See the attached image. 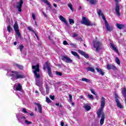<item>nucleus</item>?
Returning <instances> with one entry per match:
<instances>
[{"label": "nucleus", "mask_w": 126, "mask_h": 126, "mask_svg": "<svg viewBox=\"0 0 126 126\" xmlns=\"http://www.w3.org/2000/svg\"><path fill=\"white\" fill-rule=\"evenodd\" d=\"M106 104V99L104 98L103 96L101 97V101L100 103L101 108H99L98 110L96 112L97 115V118L100 119L101 118L100 120V126H103L104 124V121H105V114L103 112V109L105 107V104Z\"/></svg>", "instance_id": "f257e3e1"}, {"label": "nucleus", "mask_w": 126, "mask_h": 126, "mask_svg": "<svg viewBox=\"0 0 126 126\" xmlns=\"http://www.w3.org/2000/svg\"><path fill=\"white\" fill-rule=\"evenodd\" d=\"M39 67H40L39 64L32 66V69H34L33 72L36 78H40V69H39Z\"/></svg>", "instance_id": "f03ea898"}, {"label": "nucleus", "mask_w": 126, "mask_h": 126, "mask_svg": "<svg viewBox=\"0 0 126 126\" xmlns=\"http://www.w3.org/2000/svg\"><path fill=\"white\" fill-rule=\"evenodd\" d=\"M81 24H84V25H86V26H92L94 25V24L91 23L90 22V21L87 18H86V17H83L82 19V21H81Z\"/></svg>", "instance_id": "7ed1b4c3"}, {"label": "nucleus", "mask_w": 126, "mask_h": 126, "mask_svg": "<svg viewBox=\"0 0 126 126\" xmlns=\"http://www.w3.org/2000/svg\"><path fill=\"white\" fill-rule=\"evenodd\" d=\"M93 46L94 48L95 49L96 52H99L101 50V46L102 43L98 41H94L93 42Z\"/></svg>", "instance_id": "20e7f679"}, {"label": "nucleus", "mask_w": 126, "mask_h": 126, "mask_svg": "<svg viewBox=\"0 0 126 126\" xmlns=\"http://www.w3.org/2000/svg\"><path fill=\"white\" fill-rule=\"evenodd\" d=\"M12 73H13V74L10 75V76H15L16 79H19L20 78H24L25 77V76L22 74H19L18 72L15 71H11Z\"/></svg>", "instance_id": "39448f33"}, {"label": "nucleus", "mask_w": 126, "mask_h": 126, "mask_svg": "<svg viewBox=\"0 0 126 126\" xmlns=\"http://www.w3.org/2000/svg\"><path fill=\"white\" fill-rule=\"evenodd\" d=\"M14 30L16 32V35L18 36L20 38L21 37V33H20V32H19V27H18V24L17 22H15V24L13 26Z\"/></svg>", "instance_id": "423d86ee"}, {"label": "nucleus", "mask_w": 126, "mask_h": 126, "mask_svg": "<svg viewBox=\"0 0 126 126\" xmlns=\"http://www.w3.org/2000/svg\"><path fill=\"white\" fill-rule=\"evenodd\" d=\"M116 3L115 11L118 16H121L120 13V4H119V0H114Z\"/></svg>", "instance_id": "0eeeda50"}, {"label": "nucleus", "mask_w": 126, "mask_h": 126, "mask_svg": "<svg viewBox=\"0 0 126 126\" xmlns=\"http://www.w3.org/2000/svg\"><path fill=\"white\" fill-rule=\"evenodd\" d=\"M115 100L116 102L117 107H118V108H120V109H122L123 107L122 105V103H121L120 100H119V95H118V94H115Z\"/></svg>", "instance_id": "6e6552de"}, {"label": "nucleus", "mask_w": 126, "mask_h": 126, "mask_svg": "<svg viewBox=\"0 0 126 126\" xmlns=\"http://www.w3.org/2000/svg\"><path fill=\"white\" fill-rule=\"evenodd\" d=\"M61 60L63 61V62H65V63H72V60H71V59H70V58H68L67 56H63Z\"/></svg>", "instance_id": "1a4fd4ad"}, {"label": "nucleus", "mask_w": 126, "mask_h": 126, "mask_svg": "<svg viewBox=\"0 0 126 126\" xmlns=\"http://www.w3.org/2000/svg\"><path fill=\"white\" fill-rule=\"evenodd\" d=\"M17 5V8L18 9V11L19 12H21V7H22V4H23V0H20V1L18 2Z\"/></svg>", "instance_id": "9d476101"}, {"label": "nucleus", "mask_w": 126, "mask_h": 126, "mask_svg": "<svg viewBox=\"0 0 126 126\" xmlns=\"http://www.w3.org/2000/svg\"><path fill=\"white\" fill-rule=\"evenodd\" d=\"M105 26L107 31L111 32V31L113 30V27L112 26L109 25V23H108V21H105Z\"/></svg>", "instance_id": "9b49d317"}, {"label": "nucleus", "mask_w": 126, "mask_h": 126, "mask_svg": "<svg viewBox=\"0 0 126 126\" xmlns=\"http://www.w3.org/2000/svg\"><path fill=\"white\" fill-rule=\"evenodd\" d=\"M78 53H79V54L82 55V56H84V57L86 58V59H89V56L88 55V54L85 53L84 51L81 50H78Z\"/></svg>", "instance_id": "f8f14e48"}, {"label": "nucleus", "mask_w": 126, "mask_h": 126, "mask_svg": "<svg viewBox=\"0 0 126 126\" xmlns=\"http://www.w3.org/2000/svg\"><path fill=\"white\" fill-rule=\"evenodd\" d=\"M16 118L19 122V123H20L21 124H22L23 125V121H22V119H24V120L26 119V117H18V115H16Z\"/></svg>", "instance_id": "ddd939ff"}, {"label": "nucleus", "mask_w": 126, "mask_h": 126, "mask_svg": "<svg viewBox=\"0 0 126 126\" xmlns=\"http://www.w3.org/2000/svg\"><path fill=\"white\" fill-rule=\"evenodd\" d=\"M35 84L37 86H38V87H41V86H43V81L36 80L35 81Z\"/></svg>", "instance_id": "4468645a"}, {"label": "nucleus", "mask_w": 126, "mask_h": 126, "mask_svg": "<svg viewBox=\"0 0 126 126\" xmlns=\"http://www.w3.org/2000/svg\"><path fill=\"white\" fill-rule=\"evenodd\" d=\"M34 105H36L37 106V108L38 109L39 113L40 114H42V105L40 103H34Z\"/></svg>", "instance_id": "2eb2a0df"}, {"label": "nucleus", "mask_w": 126, "mask_h": 126, "mask_svg": "<svg viewBox=\"0 0 126 126\" xmlns=\"http://www.w3.org/2000/svg\"><path fill=\"white\" fill-rule=\"evenodd\" d=\"M84 108L86 110V111H90L91 110V106L89 104H85L84 105Z\"/></svg>", "instance_id": "dca6fc26"}, {"label": "nucleus", "mask_w": 126, "mask_h": 126, "mask_svg": "<svg viewBox=\"0 0 126 126\" xmlns=\"http://www.w3.org/2000/svg\"><path fill=\"white\" fill-rule=\"evenodd\" d=\"M60 20L63 22L66 25H67V22L66 21V20L64 17H63V16H59Z\"/></svg>", "instance_id": "f3484780"}, {"label": "nucleus", "mask_w": 126, "mask_h": 126, "mask_svg": "<svg viewBox=\"0 0 126 126\" xmlns=\"http://www.w3.org/2000/svg\"><path fill=\"white\" fill-rule=\"evenodd\" d=\"M116 27H117V28L118 29H120L121 30L124 29V28H125V25L120 24L117 23L116 24Z\"/></svg>", "instance_id": "a211bd4d"}, {"label": "nucleus", "mask_w": 126, "mask_h": 126, "mask_svg": "<svg viewBox=\"0 0 126 126\" xmlns=\"http://www.w3.org/2000/svg\"><path fill=\"white\" fill-rule=\"evenodd\" d=\"M87 1H89L90 3L91 4H97V3L98 2V1L96 0H86Z\"/></svg>", "instance_id": "6ab92c4d"}, {"label": "nucleus", "mask_w": 126, "mask_h": 126, "mask_svg": "<svg viewBox=\"0 0 126 126\" xmlns=\"http://www.w3.org/2000/svg\"><path fill=\"white\" fill-rule=\"evenodd\" d=\"M71 53L72 54V55H73V56H74V57H77V59H78V60H80V57L78 56V54H77V52H75V51H71Z\"/></svg>", "instance_id": "aec40b11"}, {"label": "nucleus", "mask_w": 126, "mask_h": 126, "mask_svg": "<svg viewBox=\"0 0 126 126\" xmlns=\"http://www.w3.org/2000/svg\"><path fill=\"white\" fill-rule=\"evenodd\" d=\"M14 90H16V91H21V90H22V86L20 84H19L17 87L14 89Z\"/></svg>", "instance_id": "412c9836"}, {"label": "nucleus", "mask_w": 126, "mask_h": 126, "mask_svg": "<svg viewBox=\"0 0 126 126\" xmlns=\"http://www.w3.org/2000/svg\"><path fill=\"white\" fill-rule=\"evenodd\" d=\"M45 89H46V94H49V92H50V88H49V85H48V84L47 82H45Z\"/></svg>", "instance_id": "4be33fe9"}, {"label": "nucleus", "mask_w": 126, "mask_h": 126, "mask_svg": "<svg viewBox=\"0 0 126 126\" xmlns=\"http://www.w3.org/2000/svg\"><path fill=\"white\" fill-rule=\"evenodd\" d=\"M47 71L48 72V75L50 77H53V73H52V70L51 69V67H48V69H47Z\"/></svg>", "instance_id": "5701e85b"}, {"label": "nucleus", "mask_w": 126, "mask_h": 126, "mask_svg": "<svg viewBox=\"0 0 126 126\" xmlns=\"http://www.w3.org/2000/svg\"><path fill=\"white\" fill-rule=\"evenodd\" d=\"M42 1L44 2V3H46L47 5H48L49 8H52V6L51 5V3L49 2V1L48 0H42Z\"/></svg>", "instance_id": "b1692460"}, {"label": "nucleus", "mask_w": 126, "mask_h": 126, "mask_svg": "<svg viewBox=\"0 0 126 126\" xmlns=\"http://www.w3.org/2000/svg\"><path fill=\"white\" fill-rule=\"evenodd\" d=\"M96 69L97 71V72H98V73H100V74H101V75H104V74H105V72H104L103 71H102L101 69H100L99 68H96Z\"/></svg>", "instance_id": "393cba45"}, {"label": "nucleus", "mask_w": 126, "mask_h": 126, "mask_svg": "<svg viewBox=\"0 0 126 126\" xmlns=\"http://www.w3.org/2000/svg\"><path fill=\"white\" fill-rule=\"evenodd\" d=\"M110 46L112 48L113 50L115 51V52H117L118 53V49H117V47L115 46L114 43H110Z\"/></svg>", "instance_id": "a878e982"}, {"label": "nucleus", "mask_w": 126, "mask_h": 126, "mask_svg": "<svg viewBox=\"0 0 126 126\" xmlns=\"http://www.w3.org/2000/svg\"><path fill=\"white\" fill-rule=\"evenodd\" d=\"M82 81H85V82H86L87 83H90L91 82L90 80L86 78H82Z\"/></svg>", "instance_id": "bb28decb"}, {"label": "nucleus", "mask_w": 126, "mask_h": 126, "mask_svg": "<svg viewBox=\"0 0 126 126\" xmlns=\"http://www.w3.org/2000/svg\"><path fill=\"white\" fill-rule=\"evenodd\" d=\"M14 66H17L18 68H19V69H23V66L19 64H14Z\"/></svg>", "instance_id": "cd10ccee"}, {"label": "nucleus", "mask_w": 126, "mask_h": 126, "mask_svg": "<svg viewBox=\"0 0 126 126\" xmlns=\"http://www.w3.org/2000/svg\"><path fill=\"white\" fill-rule=\"evenodd\" d=\"M87 69L88 71H92V72H95V70L93 67H89L87 68Z\"/></svg>", "instance_id": "c85d7f7f"}, {"label": "nucleus", "mask_w": 126, "mask_h": 126, "mask_svg": "<svg viewBox=\"0 0 126 126\" xmlns=\"http://www.w3.org/2000/svg\"><path fill=\"white\" fill-rule=\"evenodd\" d=\"M7 30L9 33H10L12 31V28L10 25H8L7 27Z\"/></svg>", "instance_id": "c756f323"}, {"label": "nucleus", "mask_w": 126, "mask_h": 126, "mask_svg": "<svg viewBox=\"0 0 126 126\" xmlns=\"http://www.w3.org/2000/svg\"><path fill=\"white\" fill-rule=\"evenodd\" d=\"M115 61H116V63H117V64H118L119 65H120V64H121V62H120V59H119V58L118 57H116Z\"/></svg>", "instance_id": "7c9ffc66"}, {"label": "nucleus", "mask_w": 126, "mask_h": 126, "mask_svg": "<svg viewBox=\"0 0 126 126\" xmlns=\"http://www.w3.org/2000/svg\"><path fill=\"white\" fill-rule=\"evenodd\" d=\"M112 64H107V68L108 70L112 69Z\"/></svg>", "instance_id": "2f4dec72"}, {"label": "nucleus", "mask_w": 126, "mask_h": 126, "mask_svg": "<svg viewBox=\"0 0 126 126\" xmlns=\"http://www.w3.org/2000/svg\"><path fill=\"white\" fill-rule=\"evenodd\" d=\"M97 11V14L99 15V16H101V15H102V14H103L102 13V11L101 10V9H98Z\"/></svg>", "instance_id": "473e14b6"}, {"label": "nucleus", "mask_w": 126, "mask_h": 126, "mask_svg": "<svg viewBox=\"0 0 126 126\" xmlns=\"http://www.w3.org/2000/svg\"><path fill=\"white\" fill-rule=\"evenodd\" d=\"M69 22L70 24H74V20L72 19H69Z\"/></svg>", "instance_id": "72a5a7b5"}, {"label": "nucleus", "mask_w": 126, "mask_h": 126, "mask_svg": "<svg viewBox=\"0 0 126 126\" xmlns=\"http://www.w3.org/2000/svg\"><path fill=\"white\" fill-rule=\"evenodd\" d=\"M25 123L28 126H29V125H31V124H32V122L28 121V120H25Z\"/></svg>", "instance_id": "f704fd0d"}, {"label": "nucleus", "mask_w": 126, "mask_h": 126, "mask_svg": "<svg viewBox=\"0 0 126 126\" xmlns=\"http://www.w3.org/2000/svg\"><path fill=\"white\" fill-rule=\"evenodd\" d=\"M68 7H69L70 9L72 10V11H73V8L72 7V4H68Z\"/></svg>", "instance_id": "c9c22d12"}, {"label": "nucleus", "mask_w": 126, "mask_h": 126, "mask_svg": "<svg viewBox=\"0 0 126 126\" xmlns=\"http://www.w3.org/2000/svg\"><path fill=\"white\" fill-rule=\"evenodd\" d=\"M88 98H89V99H91L92 100L94 99V96H93V95H92V94H88Z\"/></svg>", "instance_id": "e433bc0d"}, {"label": "nucleus", "mask_w": 126, "mask_h": 126, "mask_svg": "<svg viewBox=\"0 0 126 126\" xmlns=\"http://www.w3.org/2000/svg\"><path fill=\"white\" fill-rule=\"evenodd\" d=\"M101 16L102 19H103V20L104 21V23H106V21H107L106 20V17H105V15H104V14H101Z\"/></svg>", "instance_id": "4c0bfd02"}, {"label": "nucleus", "mask_w": 126, "mask_h": 126, "mask_svg": "<svg viewBox=\"0 0 126 126\" xmlns=\"http://www.w3.org/2000/svg\"><path fill=\"white\" fill-rule=\"evenodd\" d=\"M56 75H58V76H62V75H63V73L58 71L56 72Z\"/></svg>", "instance_id": "58836bf2"}, {"label": "nucleus", "mask_w": 126, "mask_h": 126, "mask_svg": "<svg viewBox=\"0 0 126 126\" xmlns=\"http://www.w3.org/2000/svg\"><path fill=\"white\" fill-rule=\"evenodd\" d=\"M69 102H72V95H71V94H69Z\"/></svg>", "instance_id": "ea45409f"}, {"label": "nucleus", "mask_w": 126, "mask_h": 126, "mask_svg": "<svg viewBox=\"0 0 126 126\" xmlns=\"http://www.w3.org/2000/svg\"><path fill=\"white\" fill-rule=\"evenodd\" d=\"M46 101L47 103H51V102H52V101L51 100V99H50V98L49 97L46 98Z\"/></svg>", "instance_id": "a19ab883"}, {"label": "nucleus", "mask_w": 126, "mask_h": 126, "mask_svg": "<svg viewBox=\"0 0 126 126\" xmlns=\"http://www.w3.org/2000/svg\"><path fill=\"white\" fill-rule=\"evenodd\" d=\"M78 33H74L72 35L73 38H75V37H78Z\"/></svg>", "instance_id": "79ce46f5"}, {"label": "nucleus", "mask_w": 126, "mask_h": 126, "mask_svg": "<svg viewBox=\"0 0 126 126\" xmlns=\"http://www.w3.org/2000/svg\"><path fill=\"white\" fill-rule=\"evenodd\" d=\"M32 19H33L34 20H36V17L35 16V14L32 13Z\"/></svg>", "instance_id": "37998d69"}, {"label": "nucleus", "mask_w": 126, "mask_h": 126, "mask_svg": "<svg viewBox=\"0 0 126 126\" xmlns=\"http://www.w3.org/2000/svg\"><path fill=\"white\" fill-rule=\"evenodd\" d=\"M45 64L46 65L47 69H48L49 67H51V66H50V65H49V62H46Z\"/></svg>", "instance_id": "c03bdc74"}, {"label": "nucleus", "mask_w": 126, "mask_h": 126, "mask_svg": "<svg viewBox=\"0 0 126 126\" xmlns=\"http://www.w3.org/2000/svg\"><path fill=\"white\" fill-rule=\"evenodd\" d=\"M23 48H24V47L23 46V45H21L20 46V52H22V50H23Z\"/></svg>", "instance_id": "a18cd8bd"}, {"label": "nucleus", "mask_w": 126, "mask_h": 126, "mask_svg": "<svg viewBox=\"0 0 126 126\" xmlns=\"http://www.w3.org/2000/svg\"><path fill=\"white\" fill-rule=\"evenodd\" d=\"M76 40H77V41H80V42H81L82 41V38L80 37H78L76 38Z\"/></svg>", "instance_id": "49530a36"}, {"label": "nucleus", "mask_w": 126, "mask_h": 126, "mask_svg": "<svg viewBox=\"0 0 126 126\" xmlns=\"http://www.w3.org/2000/svg\"><path fill=\"white\" fill-rule=\"evenodd\" d=\"M11 80H12L13 81H14L15 80H16V77H15V76H13L12 78H11Z\"/></svg>", "instance_id": "de8ad7c7"}, {"label": "nucleus", "mask_w": 126, "mask_h": 126, "mask_svg": "<svg viewBox=\"0 0 126 126\" xmlns=\"http://www.w3.org/2000/svg\"><path fill=\"white\" fill-rule=\"evenodd\" d=\"M117 67H116V66L114 65H112L111 66V69H113L114 70H115V69H116Z\"/></svg>", "instance_id": "09e8293b"}, {"label": "nucleus", "mask_w": 126, "mask_h": 126, "mask_svg": "<svg viewBox=\"0 0 126 126\" xmlns=\"http://www.w3.org/2000/svg\"><path fill=\"white\" fill-rule=\"evenodd\" d=\"M50 98L51 100H55V95H50Z\"/></svg>", "instance_id": "8fccbe9b"}, {"label": "nucleus", "mask_w": 126, "mask_h": 126, "mask_svg": "<svg viewBox=\"0 0 126 126\" xmlns=\"http://www.w3.org/2000/svg\"><path fill=\"white\" fill-rule=\"evenodd\" d=\"M70 46H72V47H73V48H76V44L74 43H70Z\"/></svg>", "instance_id": "3c124183"}, {"label": "nucleus", "mask_w": 126, "mask_h": 126, "mask_svg": "<svg viewBox=\"0 0 126 126\" xmlns=\"http://www.w3.org/2000/svg\"><path fill=\"white\" fill-rule=\"evenodd\" d=\"M63 45H68V43H67V41H66V40L63 41Z\"/></svg>", "instance_id": "603ef678"}, {"label": "nucleus", "mask_w": 126, "mask_h": 126, "mask_svg": "<svg viewBox=\"0 0 126 126\" xmlns=\"http://www.w3.org/2000/svg\"><path fill=\"white\" fill-rule=\"evenodd\" d=\"M91 92H92V93L93 94H94V95H95V92L94 91V90H93V89H91Z\"/></svg>", "instance_id": "864d4df0"}, {"label": "nucleus", "mask_w": 126, "mask_h": 126, "mask_svg": "<svg viewBox=\"0 0 126 126\" xmlns=\"http://www.w3.org/2000/svg\"><path fill=\"white\" fill-rule=\"evenodd\" d=\"M23 113H27V111H26V109L23 108Z\"/></svg>", "instance_id": "5fc2aeb1"}, {"label": "nucleus", "mask_w": 126, "mask_h": 126, "mask_svg": "<svg viewBox=\"0 0 126 126\" xmlns=\"http://www.w3.org/2000/svg\"><path fill=\"white\" fill-rule=\"evenodd\" d=\"M39 91H43V87H42V86L39 87Z\"/></svg>", "instance_id": "6e6d98bb"}, {"label": "nucleus", "mask_w": 126, "mask_h": 126, "mask_svg": "<svg viewBox=\"0 0 126 126\" xmlns=\"http://www.w3.org/2000/svg\"><path fill=\"white\" fill-rule=\"evenodd\" d=\"M35 93H36L37 96H39V92L38 91H35Z\"/></svg>", "instance_id": "4d7b16f0"}, {"label": "nucleus", "mask_w": 126, "mask_h": 126, "mask_svg": "<svg viewBox=\"0 0 126 126\" xmlns=\"http://www.w3.org/2000/svg\"><path fill=\"white\" fill-rule=\"evenodd\" d=\"M28 30H29L30 31H32V28L31 27H29L28 28Z\"/></svg>", "instance_id": "13d9d810"}, {"label": "nucleus", "mask_w": 126, "mask_h": 126, "mask_svg": "<svg viewBox=\"0 0 126 126\" xmlns=\"http://www.w3.org/2000/svg\"><path fill=\"white\" fill-rule=\"evenodd\" d=\"M56 2H60L61 1V0H54Z\"/></svg>", "instance_id": "bf43d9fd"}, {"label": "nucleus", "mask_w": 126, "mask_h": 126, "mask_svg": "<svg viewBox=\"0 0 126 126\" xmlns=\"http://www.w3.org/2000/svg\"><path fill=\"white\" fill-rule=\"evenodd\" d=\"M42 13H43V15H44L45 17H47V15H46V14L45 13H44V12H42Z\"/></svg>", "instance_id": "052dcab7"}, {"label": "nucleus", "mask_w": 126, "mask_h": 126, "mask_svg": "<svg viewBox=\"0 0 126 126\" xmlns=\"http://www.w3.org/2000/svg\"><path fill=\"white\" fill-rule=\"evenodd\" d=\"M53 6H54V7H57V4H56V3H53Z\"/></svg>", "instance_id": "680f3d73"}, {"label": "nucleus", "mask_w": 126, "mask_h": 126, "mask_svg": "<svg viewBox=\"0 0 126 126\" xmlns=\"http://www.w3.org/2000/svg\"><path fill=\"white\" fill-rule=\"evenodd\" d=\"M61 126H63V125H64V123L63 122H61Z\"/></svg>", "instance_id": "e2e57ef3"}, {"label": "nucleus", "mask_w": 126, "mask_h": 126, "mask_svg": "<svg viewBox=\"0 0 126 126\" xmlns=\"http://www.w3.org/2000/svg\"><path fill=\"white\" fill-rule=\"evenodd\" d=\"M43 69L44 70H46V66H43Z\"/></svg>", "instance_id": "0e129e2a"}, {"label": "nucleus", "mask_w": 126, "mask_h": 126, "mask_svg": "<svg viewBox=\"0 0 126 126\" xmlns=\"http://www.w3.org/2000/svg\"><path fill=\"white\" fill-rule=\"evenodd\" d=\"M82 8V7H81V6H80L79 7L78 9H79V10H80V9H81Z\"/></svg>", "instance_id": "69168bd1"}, {"label": "nucleus", "mask_w": 126, "mask_h": 126, "mask_svg": "<svg viewBox=\"0 0 126 126\" xmlns=\"http://www.w3.org/2000/svg\"><path fill=\"white\" fill-rule=\"evenodd\" d=\"M56 106H60V103H56Z\"/></svg>", "instance_id": "338daca9"}, {"label": "nucleus", "mask_w": 126, "mask_h": 126, "mask_svg": "<svg viewBox=\"0 0 126 126\" xmlns=\"http://www.w3.org/2000/svg\"><path fill=\"white\" fill-rule=\"evenodd\" d=\"M14 45H15V46H16V45H17V42H14Z\"/></svg>", "instance_id": "774afa93"}]
</instances>
